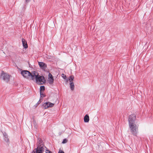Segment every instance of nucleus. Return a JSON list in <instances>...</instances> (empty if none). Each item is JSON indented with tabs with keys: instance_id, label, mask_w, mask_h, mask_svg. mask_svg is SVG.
I'll return each mask as SVG.
<instances>
[{
	"instance_id": "17",
	"label": "nucleus",
	"mask_w": 153,
	"mask_h": 153,
	"mask_svg": "<svg viewBox=\"0 0 153 153\" xmlns=\"http://www.w3.org/2000/svg\"><path fill=\"white\" fill-rule=\"evenodd\" d=\"M48 76H49L48 78H53L52 75L50 73H49V74Z\"/></svg>"
},
{
	"instance_id": "10",
	"label": "nucleus",
	"mask_w": 153,
	"mask_h": 153,
	"mask_svg": "<svg viewBox=\"0 0 153 153\" xmlns=\"http://www.w3.org/2000/svg\"><path fill=\"white\" fill-rule=\"evenodd\" d=\"M84 121L85 123L88 122L89 120V116L88 115L86 114L84 118Z\"/></svg>"
},
{
	"instance_id": "7",
	"label": "nucleus",
	"mask_w": 153,
	"mask_h": 153,
	"mask_svg": "<svg viewBox=\"0 0 153 153\" xmlns=\"http://www.w3.org/2000/svg\"><path fill=\"white\" fill-rule=\"evenodd\" d=\"M54 105V103H52L49 102H45L43 104V106L45 109H47L49 107H53Z\"/></svg>"
},
{
	"instance_id": "20",
	"label": "nucleus",
	"mask_w": 153,
	"mask_h": 153,
	"mask_svg": "<svg viewBox=\"0 0 153 153\" xmlns=\"http://www.w3.org/2000/svg\"><path fill=\"white\" fill-rule=\"evenodd\" d=\"M4 137L6 138H7L8 136L7 134H6L5 133H4Z\"/></svg>"
},
{
	"instance_id": "13",
	"label": "nucleus",
	"mask_w": 153,
	"mask_h": 153,
	"mask_svg": "<svg viewBox=\"0 0 153 153\" xmlns=\"http://www.w3.org/2000/svg\"><path fill=\"white\" fill-rule=\"evenodd\" d=\"M70 88L71 90H74V85L73 82H71L70 83Z\"/></svg>"
},
{
	"instance_id": "4",
	"label": "nucleus",
	"mask_w": 153,
	"mask_h": 153,
	"mask_svg": "<svg viewBox=\"0 0 153 153\" xmlns=\"http://www.w3.org/2000/svg\"><path fill=\"white\" fill-rule=\"evenodd\" d=\"M129 124H134L137 122L136 120V116L134 114H132L130 115L128 118Z\"/></svg>"
},
{
	"instance_id": "15",
	"label": "nucleus",
	"mask_w": 153,
	"mask_h": 153,
	"mask_svg": "<svg viewBox=\"0 0 153 153\" xmlns=\"http://www.w3.org/2000/svg\"><path fill=\"white\" fill-rule=\"evenodd\" d=\"M68 141V140L66 139H65L63 140L62 143L63 144L66 143Z\"/></svg>"
},
{
	"instance_id": "5",
	"label": "nucleus",
	"mask_w": 153,
	"mask_h": 153,
	"mask_svg": "<svg viewBox=\"0 0 153 153\" xmlns=\"http://www.w3.org/2000/svg\"><path fill=\"white\" fill-rule=\"evenodd\" d=\"M10 77V75L2 72L0 78L5 82H7L9 81Z\"/></svg>"
},
{
	"instance_id": "6",
	"label": "nucleus",
	"mask_w": 153,
	"mask_h": 153,
	"mask_svg": "<svg viewBox=\"0 0 153 153\" xmlns=\"http://www.w3.org/2000/svg\"><path fill=\"white\" fill-rule=\"evenodd\" d=\"M130 128L131 133L134 135H136L137 133V128L136 125H130Z\"/></svg>"
},
{
	"instance_id": "3",
	"label": "nucleus",
	"mask_w": 153,
	"mask_h": 153,
	"mask_svg": "<svg viewBox=\"0 0 153 153\" xmlns=\"http://www.w3.org/2000/svg\"><path fill=\"white\" fill-rule=\"evenodd\" d=\"M21 74L25 78L27 79L31 78L32 79V72L30 73L28 71L23 70L21 72Z\"/></svg>"
},
{
	"instance_id": "18",
	"label": "nucleus",
	"mask_w": 153,
	"mask_h": 153,
	"mask_svg": "<svg viewBox=\"0 0 153 153\" xmlns=\"http://www.w3.org/2000/svg\"><path fill=\"white\" fill-rule=\"evenodd\" d=\"M58 153H65L63 151L60 149L59 150Z\"/></svg>"
},
{
	"instance_id": "21",
	"label": "nucleus",
	"mask_w": 153,
	"mask_h": 153,
	"mask_svg": "<svg viewBox=\"0 0 153 153\" xmlns=\"http://www.w3.org/2000/svg\"><path fill=\"white\" fill-rule=\"evenodd\" d=\"M39 101L36 104V106H37V105H38L40 103V102H39Z\"/></svg>"
},
{
	"instance_id": "8",
	"label": "nucleus",
	"mask_w": 153,
	"mask_h": 153,
	"mask_svg": "<svg viewBox=\"0 0 153 153\" xmlns=\"http://www.w3.org/2000/svg\"><path fill=\"white\" fill-rule=\"evenodd\" d=\"M39 65L40 68L45 70L47 67V65L45 63L42 62H39Z\"/></svg>"
},
{
	"instance_id": "14",
	"label": "nucleus",
	"mask_w": 153,
	"mask_h": 153,
	"mask_svg": "<svg viewBox=\"0 0 153 153\" xmlns=\"http://www.w3.org/2000/svg\"><path fill=\"white\" fill-rule=\"evenodd\" d=\"M45 87L44 86H41L40 87V92H43L45 90Z\"/></svg>"
},
{
	"instance_id": "22",
	"label": "nucleus",
	"mask_w": 153,
	"mask_h": 153,
	"mask_svg": "<svg viewBox=\"0 0 153 153\" xmlns=\"http://www.w3.org/2000/svg\"><path fill=\"white\" fill-rule=\"evenodd\" d=\"M30 0H25L27 2H29Z\"/></svg>"
},
{
	"instance_id": "12",
	"label": "nucleus",
	"mask_w": 153,
	"mask_h": 153,
	"mask_svg": "<svg viewBox=\"0 0 153 153\" xmlns=\"http://www.w3.org/2000/svg\"><path fill=\"white\" fill-rule=\"evenodd\" d=\"M74 78V77L73 76H69L68 78V80L70 82V83L73 82V81Z\"/></svg>"
},
{
	"instance_id": "9",
	"label": "nucleus",
	"mask_w": 153,
	"mask_h": 153,
	"mask_svg": "<svg viewBox=\"0 0 153 153\" xmlns=\"http://www.w3.org/2000/svg\"><path fill=\"white\" fill-rule=\"evenodd\" d=\"M22 42L23 47L25 48H28V45L27 42L25 40L22 38Z\"/></svg>"
},
{
	"instance_id": "1",
	"label": "nucleus",
	"mask_w": 153,
	"mask_h": 153,
	"mask_svg": "<svg viewBox=\"0 0 153 153\" xmlns=\"http://www.w3.org/2000/svg\"><path fill=\"white\" fill-rule=\"evenodd\" d=\"M32 80H36V82L39 84H43L45 82V80L43 76L39 75V74L36 71L32 72Z\"/></svg>"
},
{
	"instance_id": "2",
	"label": "nucleus",
	"mask_w": 153,
	"mask_h": 153,
	"mask_svg": "<svg viewBox=\"0 0 153 153\" xmlns=\"http://www.w3.org/2000/svg\"><path fill=\"white\" fill-rule=\"evenodd\" d=\"M37 147L33 150L32 153H41L44 151V145L42 140L39 139L37 143Z\"/></svg>"
},
{
	"instance_id": "19",
	"label": "nucleus",
	"mask_w": 153,
	"mask_h": 153,
	"mask_svg": "<svg viewBox=\"0 0 153 153\" xmlns=\"http://www.w3.org/2000/svg\"><path fill=\"white\" fill-rule=\"evenodd\" d=\"M46 153H52L49 150H46Z\"/></svg>"
},
{
	"instance_id": "11",
	"label": "nucleus",
	"mask_w": 153,
	"mask_h": 153,
	"mask_svg": "<svg viewBox=\"0 0 153 153\" xmlns=\"http://www.w3.org/2000/svg\"><path fill=\"white\" fill-rule=\"evenodd\" d=\"M48 81L49 84H52L53 83L54 79L53 78H48Z\"/></svg>"
},
{
	"instance_id": "16",
	"label": "nucleus",
	"mask_w": 153,
	"mask_h": 153,
	"mask_svg": "<svg viewBox=\"0 0 153 153\" xmlns=\"http://www.w3.org/2000/svg\"><path fill=\"white\" fill-rule=\"evenodd\" d=\"M43 92H40V94L41 97L43 98L45 97V96L43 93Z\"/></svg>"
}]
</instances>
